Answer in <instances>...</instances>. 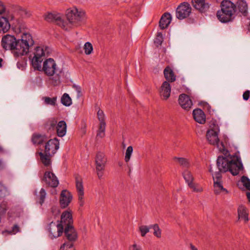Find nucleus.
<instances>
[{"instance_id":"nucleus-24","label":"nucleus","mask_w":250,"mask_h":250,"mask_svg":"<svg viewBox=\"0 0 250 250\" xmlns=\"http://www.w3.org/2000/svg\"><path fill=\"white\" fill-rule=\"evenodd\" d=\"M172 17L169 13H166L162 16L160 21L159 26L161 29L167 28L171 21Z\"/></svg>"},{"instance_id":"nucleus-55","label":"nucleus","mask_w":250,"mask_h":250,"mask_svg":"<svg viewBox=\"0 0 250 250\" xmlns=\"http://www.w3.org/2000/svg\"><path fill=\"white\" fill-rule=\"evenodd\" d=\"M5 190V187L0 183V197H1L4 195V191Z\"/></svg>"},{"instance_id":"nucleus-5","label":"nucleus","mask_w":250,"mask_h":250,"mask_svg":"<svg viewBox=\"0 0 250 250\" xmlns=\"http://www.w3.org/2000/svg\"><path fill=\"white\" fill-rule=\"evenodd\" d=\"M34 40L30 34L24 33L21 36V39L18 40V50L16 52L21 56L27 54L29 50V48L33 45Z\"/></svg>"},{"instance_id":"nucleus-12","label":"nucleus","mask_w":250,"mask_h":250,"mask_svg":"<svg viewBox=\"0 0 250 250\" xmlns=\"http://www.w3.org/2000/svg\"><path fill=\"white\" fill-rule=\"evenodd\" d=\"M64 229L62 224H59V222L56 224L52 222L50 224L49 228L50 237L54 239L59 237L62 234Z\"/></svg>"},{"instance_id":"nucleus-41","label":"nucleus","mask_w":250,"mask_h":250,"mask_svg":"<svg viewBox=\"0 0 250 250\" xmlns=\"http://www.w3.org/2000/svg\"><path fill=\"white\" fill-rule=\"evenodd\" d=\"M44 103L46 104H49L51 105H55L57 101V97H53L52 98L45 97L43 98Z\"/></svg>"},{"instance_id":"nucleus-18","label":"nucleus","mask_w":250,"mask_h":250,"mask_svg":"<svg viewBox=\"0 0 250 250\" xmlns=\"http://www.w3.org/2000/svg\"><path fill=\"white\" fill-rule=\"evenodd\" d=\"M193 6L201 12H205L209 7V4L205 0H192Z\"/></svg>"},{"instance_id":"nucleus-59","label":"nucleus","mask_w":250,"mask_h":250,"mask_svg":"<svg viewBox=\"0 0 250 250\" xmlns=\"http://www.w3.org/2000/svg\"><path fill=\"white\" fill-rule=\"evenodd\" d=\"M4 167V164L2 161L0 160V169Z\"/></svg>"},{"instance_id":"nucleus-33","label":"nucleus","mask_w":250,"mask_h":250,"mask_svg":"<svg viewBox=\"0 0 250 250\" xmlns=\"http://www.w3.org/2000/svg\"><path fill=\"white\" fill-rule=\"evenodd\" d=\"M46 140V138L44 135L39 134H34L32 137V142L34 145L42 144Z\"/></svg>"},{"instance_id":"nucleus-29","label":"nucleus","mask_w":250,"mask_h":250,"mask_svg":"<svg viewBox=\"0 0 250 250\" xmlns=\"http://www.w3.org/2000/svg\"><path fill=\"white\" fill-rule=\"evenodd\" d=\"M239 219L243 220L245 222L249 221L248 213L247 208L243 206H240L238 208Z\"/></svg>"},{"instance_id":"nucleus-37","label":"nucleus","mask_w":250,"mask_h":250,"mask_svg":"<svg viewBox=\"0 0 250 250\" xmlns=\"http://www.w3.org/2000/svg\"><path fill=\"white\" fill-rule=\"evenodd\" d=\"M183 176L187 184L193 181L194 177L191 172L188 170H185L183 172Z\"/></svg>"},{"instance_id":"nucleus-9","label":"nucleus","mask_w":250,"mask_h":250,"mask_svg":"<svg viewBox=\"0 0 250 250\" xmlns=\"http://www.w3.org/2000/svg\"><path fill=\"white\" fill-rule=\"evenodd\" d=\"M209 172L212 173L213 180H214V191L216 194H219L222 191H225L228 193V190L223 188L221 182V174L219 172H215L213 173V169L211 166H210Z\"/></svg>"},{"instance_id":"nucleus-57","label":"nucleus","mask_w":250,"mask_h":250,"mask_svg":"<svg viewBox=\"0 0 250 250\" xmlns=\"http://www.w3.org/2000/svg\"><path fill=\"white\" fill-rule=\"evenodd\" d=\"M52 212L54 213L55 212H58V208L56 207H52Z\"/></svg>"},{"instance_id":"nucleus-61","label":"nucleus","mask_w":250,"mask_h":250,"mask_svg":"<svg viewBox=\"0 0 250 250\" xmlns=\"http://www.w3.org/2000/svg\"><path fill=\"white\" fill-rule=\"evenodd\" d=\"M2 61V59L1 58H0V67L2 66L1 62Z\"/></svg>"},{"instance_id":"nucleus-11","label":"nucleus","mask_w":250,"mask_h":250,"mask_svg":"<svg viewBox=\"0 0 250 250\" xmlns=\"http://www.w3.org/2000/svg\"><path fill=\"white\" fill-rule=\"evenodd\" d=\"M75 182L78 196L79 204L80 206L83 207L84 204V200L83 199L84 189L82 177L78 175H76Z\"/></svg>"},{"instance_id":"nucleus-56","label":"nucleus","mask_w":250,"mask_h":250,"mask_svg":"<svg viewBox=\"0 0 250 250\" xmlns=\"http://www.w3.org/2000/svg\"><path fill=\"white\" fill-rule=\"evenodd\" d=\"M6 150L3 148V147L0 145V153H5Z\"/></svg>"},{"instance_id":"nucleus-38","label":"nucleus","mask_w":250,"mask_h":250,"mask_svg":"<svg viewBox=\"0 0 250 250\" xmlns=\"http://www.w3.org/2000/svg\"><path fill=\"white\" fill-rule=\"evenodd\" d=\"M106 123L99 124V129L97 131V136L100 138H103L105 135Z\"/></svg>"},{"instance_id":"nucleus-45","label":"nucleus","mask_w":250,"mask_h":250,"mask_svg":"<svg viewBox=\"0 0 250 250\" xmlns=\"http://www.w3.org/2000/svg\"><path fill=\"white\" fill-rule=\"evenodd\" d=\"M97 117L100 122V124H104L105 122V115L102 110L99 109L97 112Z\"/></svg>"},{"instance_id":"nucleus-42","label":"nucleus","mask_w":250,"mask_h":250,"mask_svg":"<svg viewBox=\"0 0 250 250\" xmlns=\"http://www.w3.org/2000/svg\"><path fill=\"white\" fill-rule=\"evenodd\" d=\"M84 53L86 55L91 54L93 51V46L92 44L89 42H86L84 45Z\"/></svg>"},{"instance_id":"nucleus-13","label":"nucleus","mask_w":250,"mask_h":250,"mask_svg":"<svg viewBox=\"0 0 250 250\" xmlns=\"http://www.w3.org/2000/svg\"><path fill=\"white\" fill-rule=\"evenodd\" d=\"M59 148V142L57 138L49 140L45 146L44 152L45 154L53 156L56 153Z\"/></svg>"},{"instance_id":"nucleus-47","label":"nucleus","mask_w":250,"mask_h":250,"mask_svg":"<svg viewBox=\"0 0 250 250\" xmlns=\"http://www.w3.org/2000/svg\"><path fill=\"white\" fill-rule=\"evenodd\" d=\"M154 229V234L158 238H160L161 236V231L157 224H154L151 226Z\"/></svg>"},{"instance_id":"nucleus-19","label":"nucleus","mask_w":250,"mask_h":250,"mask_svg":"<svg viewBox=\"0 0 250 250\" xmlns=\"http://www.w3.org/2000/svg\"><path fill=\"white\" fill-rule=\"evenodd\" d=\"M73 222L71 213L69 211H65L62 213L61 222L59 223L62 224V226L65 228L66 226L73 225Z\"/></svg>"},{"instance_id":"nucleus-40","label":"nucleus","mask_w":250,"mask_h":250,"mask_svg":"<svg viewBox=\"0 0 250 250\" xmlns=\"http://www.w3.org/2000/svg\"><path fill=\"white\" fill-rule=\"evenodd\" d=\"M241 182L246 188L250 191V180L247 177L243 176L241 177Z\"/></svg>"},{"instance_id":"nucleus-3","label":"nucleus","mask_w":250,"mask_h":250,"mask_svg":"<svg viewBox=\"0 0 250 250\" xmlns=\"http://www.w3.org/2000/svg\"><path fill=\"white\" fill-rule=\"evenodd\" d=\"M42 70L47 76H51L55 75L52 79V83L54 85H57L61 83L60 74L61 72L57 68V65L53 59L49 58L46 60L43 63Z\"/></svg>"},{"instance_id":"nucleus-30","label":"nucleus","mask_w":250,"mask_h":250,"mask_svg":"<svg viewBox=\"0 0 250 250\" xmlns=\"http://www.w3.org/2000/svg\"><path fill=\"white\" fill-rule=\"evenodd\" d=\"M40 156V159L42 163L45 167H49L51 165V157L52 156H50V155L45 154V152L44 153L40 152L39 153Z\"/></svg>"},{"instance_id":"nucleus-32","label":"nucleus","mask_w":250,"mask_h":250,"mask_svg":"<svg viewBox=\"0 0 250 250\" xmlns=\"http://www.w3.org/2000/svg\"><path fill=\"white\" fill-rule=\"evenodd\" d=\"M173 159L183 167L188 168L191 166L190 162L186 158L175 157Z\"/></svg>"},{"instance_id":"nucleus-22","label":"nucleus","mask_w":250,"mask_h":250,"mask_svg":"<svg viewBox=\"0 0 250 250\" xmlns=\"http://www.w3.org/2000/svg\"><path fill=\"white\" fill-rule=\"evenodd\" d=\"M50 49L47 46H38L35 48L34 57L43 58L50 53Z\"/></svg>"},{"instance_id":"nucleus-44","label":"nucleus","mask_w":250,"mask_h":250,"mask_svg":"<svg viewBox=\"0 0 250 250\" xmlns=\"http://www.w3.org/2000/svg\"><path fill=\"white\" fill-rule=\"evenodd\" d=\"M46 195V193L45 189L43 188H41L39 195V203L41 205H42L44 201Z\"/></svg>"},{"instance_id":"nucleus-14","label":"nucleus","mask_w":250,"mask_h":250,"mask_svg":"<svg viewBox=\"0 0 250 250\" xmlns=\"http://www.w3.org/2000/svg\"><path fill=\"white\" fill-rule=\"evenodd\" d=\"M45 20L48 22L55 21L64 29H68L67 26H66L65 22L62 19L61 16L59 14L48 13L45 16Z\"/></svg>"},{"instance_id":"nucleus-36","label":"nucleus","mask_w":250,"mask_h":250,"mask_svg":"<svg viewBox=\"0 0 250 250\" xmlns=\"http://www.w3.org/2000/svg\"><path fill=\"white\" fill-rule=\"evenodd\" d=\"M61 103L66 106H69L72 104L71 98L67 93H64L61 98Z\"/></svg>"},{"instance_id":"nucleus-7","label":"nucleus","mask_w":250,"mask_h":250,"mask_svg":"<svg viewBox=\"0 0 250 250\" xmlns=\"http://www.w3.org/2000/svg\"><path fill=\"white\" fill-rule=\"evenodd\" d=\"M1 46L5 50H10L12 51L15 57H19L16 52L18 50V40L14 36L6 35L2 37L1 40Z\"/></svg>"},{"instance_id":"nucleus-48","label":"nucleus","mask_w":250,"mask_h":250,"mask_svg":"<svg viewBox=\"0 0 250 250\" xmlns=\"http://www.w3.org/2000/svg\"><path fill=\"white\" fill-rule=\"evenodd\" d=\"M163 42V35L161 33H158L156 38L155 39L154 43L157 45H160Z\"/></svg>"},{"instance_id":"nucleus-50","label":"nucleus","mask_w":250,"mask_h":250,"mask_svg":"<svg viewBox=\"0 0 250 250\" xmlns=\"http://www.w3.org/2000/svg\"><path fill=\"white\" fill-rule=\"evenodd\" d=\"M73 87L75 89L77 93V97L79 98L80 97L82 96V91H81V88L80 86L77 85H73Z\"/></svg>"},{"instance_id":"nucleus-35","label":"nucleus","mask_w":250,"mask_h":250,"mask_svg":"<svg viewBox=\"0 0 250 250\" xmlns=\"http://www.w3.org/2000/svg\"><path fill=\"white\" fill-rule=\"evenodd\" d=\"M188 187L194 192L200 193L203 191V188L198 183H194L193 181L188 184Z\"/></svg>"},{"instance_id":"nucleus-27","label":"nucleus","mask_w":250,"mask_h":250,"mask_svg":"<svg viewBox=\"0 0 250 250\" xmlns=\"http://www.w3.org/2000/svg\"><path fill=\"white\" fill-rule=\"evenodd\" d=\"M164 74L167 81L173 82L176 80V76L170 67L167 66L166 67L164 71Z\"/></svg>"},{"instance_id":"nucleus-10","label":"nucleus","mask_w":250,"mask_h":250,"mask_svg":"<svg viewBox=\"0 0 250 250\" xmlns=\"http://www.w3.org/2000/svg\"><path fill=\"white\" fill-rule=\"evenodd\" d=\"M191 12V7L188 2L181 3L176 10V17L179 20H183L188 17Z\"/></svg>"},{"instance_id":"nucleus-43","label":"nucleus","mask_w":250,"mask_h":250,"mask_svg":"<svg viewBox=\"0 0 250 250\" xmlns=\"http://www.w3.org/2000/svg\"><path fill=\"white\" fill-rule=\"evenodd\" d=\"M150 228H151V226L150 227L145 225L140 226L139 230L141 232V236L144 237L146 234L149 232Z\"/></svg>"},{"instance_id":"nucleus-60","label":"nucleus","mask_w":250,"mask_h":250,"mask_svg":"<svg viewBox=\"0 0 250 250\" xmlns=\"http://www.w3.org/2000/svg\"><path fill=\"white\" fill-rule=\"evenodd\" d=\"M247 197L249 200V201L250 202V192L247 193Z\"/></svg>"},{"instance_id":"nucleus-17","label":"nucleus","mask_w":250,"mask_h":250,"mask_svg":"<svg viewBox=\"0 0 250 250\" xmlns=\"http://www.w3.org/2000/svg\"><path fill=\"white\" fill-rule=\"evenodd\" d=\"M179 103L181 106L186 110H189L192 105L191 99L185 94H182L179 96Z\"/></svg>"},{"instance_id":"nucleus-34","label":"nucleus","mask_w":250,"mask_h":250,"mask_svg":"<svg viewBox=\"0 0 250 250\" xmlns=\"http://www.w3.org/2000/svg\"><path fill=\"white\" fill-rule=\"evenodd\" d=\"M57 125V121L55 119H49L45 124V128L50 132L54 131Z\"/></svg>"},{"instance_id":"nucleus-2","label":"nucleus","mask_w":250,"mask_h":250,"mask_svg":"<svg viewBox=\"0 0 250 250\" xmlns=\"http://www.w3.org/2000/svg\"><path fill=\"white\" fill-rule=\"evenodd\" d=\"M221 9L217 12V17L221 22L227 23L232 21L236 11V5L229 0H223L220 4Z\"/></svg>"},{"instance_id":"nucleus-26","label":"nucleus","mask_w":250,"mask_h":250,"mask_svg":"<svg viewBox=\"0 0 250 250\" xmlns=\"http://www.w3.org/2000/svg\"><path fill=\"white\" fill-rule=\"evenodd\" d=\"M237 8L240 13L244 16H246L248 13V6L247 2L244 0H238L236 4Z\"/></svg>"},{"instance_id":"nucleus-20","label":"nucleus","mask_w":250,"mask_h":250,"mask_svg":"<svg viewBox=\"0 0 250 250\" xmlns=\"http://www.w3.org/2000/svg\"><path fill=\"white\" fill-rule=\"evenodd\" d=\"M170 93L171 86L169 83L167 81L164 82L160 88V93L161 96L163 99L167 100L169 97Z\"/></svg>"},{"instance_id":"nucleus-54","label":"nucleus","mask_w":250,"mask_h":250,"mask_svg":"<svg viewBox=\"0 0 250 250\" xmlns=\"http://www.w3.org/2000/svg\"><path fill=\"white\" fill-rule=\"evenodd\" d=\"M6 8L3 3L0 1V15L3 14L5 11Z\"/></svg>"},{"instance_id":"nucleus-8","label":"nucleus","mask_w":250,"mask_h":250,"mask_svg":"<svg viewBox=\"0 0 250 250\" xmlns=\"http://www.w3.org/2000/svg\"><path fill=\"white\" fill-rule=\"evenodd\" d=\"M42 182L46 186L56 188L58 187L59 182L58 178L52 171H46L43 176L41 178Z\"/></svg>"},{"instance_id":"nucleus-39","label":"nucleus","mask_w":250,"mask_h":250,"mask_svg":"<svg viewBox=\"0 0 250 250\" xmlns=\"http://www.w3.org/2000/svg\"><path fill=\"white\" fill-rule=\"evenodd\" d=\"M133 147L132 146H129L127 147L125 153V161L126 163H128L131 158L133 153Z\"/></svg>"},{"instance_id":"nucleus-31","label":"nucleus","mask_w":250,"mask_h":250,"mask_svg":"<svg viewBox=\"0 0 250 250\" xmlns=\"http://www.w3.org/2000/svg\"><path fill=\"white\" fill-rule=\"evenodd\" d=\"M43 60V58H38L37 57H33L31 60V63L32 66L35 70L39 71L42 70V62Z\"/></svg>"},{"instance_id":"nucleus-46","label":"nucleus","mask_w":250,"mask_h":250,"mask_svg":"<svg viewBox=\"0 0 250 250\" xmlns=\"http://www.w3.org/2000/svg\"><path fill=\"white\" fill-rule=\"evenodd\" d=\"M60 250H75V249L72 243H67L62 245Z\"/></svg>"},{"instance_id":"nucleus-62","label":"nucleus","mask_w":250,"mask_h":250,"mask_svg":"<svg viewBox=\"0 0 250 250\" xmlns=\"http://www.w3.org/2000/svg\"><path fill=\"white\" fill-rule=\"evenodd\" d=\"M249 30L250 31V24H249Z\"/></svg>"},{"instance_id":"nucleus-1","label":"nucleus","mask_w":250,"mask_h":250,"mask_svg":"<svg viewBox=\"0 0 250 250\" xmlns=\"http://www.w3.org/2000/svg\"><path fill=\"white\" fill-rule=\"evenodd\" d=\"M217 166L219 170L218 172L220 173L229 171L234 176L238 175L243 168L240 157L236 155H233L229 158L218 156Z\"/></svg>"},{"instance_id":"nucleus-21","label":"nucleus","mask_w":250,"mask_h":250,"mask_svg":"<svg viewBox=\"0 0 250 250\" xmlns=\"http://www.w3.org/2000/svg\"><path fill=\"white\" fill-rule=\"evenodd\" d=\"M106 163V158L104 152H98L95 157L96 167L105 168Z\"/></svg>"},{"instance_id":"nucleus-53","label":"nucleus","mask_w":250,"mask_h":250,"mask_svg":"<svg viewBox=\"0 0 250 250\" xmlns=\"http://www.w3.org/2000/svg\"><path fill=\"white\" fill-rule=\"evenodd\" d=\"M19 230H20V229H19V226L17 225H15L12 227V230L10 231V233H13V234H15V233H17L18 232H19Z\"/></svg>"},{"instance_id":"nucleus-16","label":"nucleus","mask_w":250,"mask_h":250,"mask_svg":"<svg viewBox=\"0 0 250 250\" xmlns=\"http://www.w3.org/2000/svg\"><path fill=\"white\" fill-rule=\"evenodd\" d=\"M72 199L71 193L66 190H63L62 191L60 203L62 208H65L68 206Z\"/></svg>"},{"instance_id":"nucleus-25","label":"nucleus","mask_w":250,"mask_h":250,"mask_svg":"<svg viewBox=\"0 0 250 250\" xmlns=\"http://www.w3.org/2000/svg\"><path fill=\"white\" fill-rule=\"evenodd\" d=\"M59 137L64 136L66 132V124L64 121H60L57 125L56 129Z\"/></svg>"},{"instance_id":"nucleus-49","label":"nucleus","mask_w":250,"mask_h":250,"mask_svg":"<svg viewBox=\"0 0 250 250\" xmlns=\"http://www.w3.org/2000/svg\"><path fill=\"white\" fill-rule=\"evenodd\" d=\"M104 169L105 168L103 167H96L97 174L99 179H101L103 178Z\"/></svg>"},{"instance_id":"nucleus-15","label":"nucleus","mask_w":250,"mask_h":250,"mask_svg":"<svg viewBox=\"0 0 250 250\" xmlns=\"http://www.w3.org/2000/svg\"><path fill=\"white\" fill-rule=\"evenodd\" d=\"M64 233L66 239L70 242L75 241L77 238V233L73 225L66 226L64 229Z\"/></svg>"},{"instance_id":"nucleus-28","label":"nucleus","mask_w":250,"mask_h":250,"mask_svg":"<svg viewBox=\"0 0 250 250\" xmlns=\"http://www.w3.org/2000/svg\"><path fill=\"white\" fill-rule=\"evenodd\" d=\"M10 25L5 17H0V33H5L10 29Z\"/></svg>"},{"instance_id":"nucleus-58","label":"nucleus","mask_w":250,"mask_h":250,"mask_svg":"<svg viewBox=\"0 0 250 250\" xmlns=\"http://www.w3.org/2000/svg\"><path fill=\"white\" fill-rule=\"evenodd\" d=\"M190 248L191 249V250H198V249L192 244H190Z\"/></svg>"},{"instance_id":"nucleus-4","label":"nucleus","mask_w":250,"mask_h":250,"mask_svg":"<svg viewBox=\"0 0 250 250\" xmlns=\"http://www.w3.org/2000/svg\"><path fill=\"white\" fill-rule=\"evenodd\" d=\"M220 129L218 125H214L212 128L209 129L206 134L207 139L211 145L216 146L219 150L226 156L228 155V151L226 149L223 142H220L218 138V133Z\"/></svg>"},{"instance_id":"nucleus-6","label":"nucleus","mask_w":250,"mask_h":250,"mask_svg":"<svg viewBox=\"0 0 250 250\" xmlns=\"http://www.w3.org/2000/svg\"><path fill=\"white\" fill-rule=\"evenodd\" d=\"M84 12L79 10L76 7L70 8L66 13L67 20L69 23L73 26H77L80 24L84 18Z\"/></svg>"},{"instance_id":"nucleus-23","label":"nucleus","mask_w":250,"mask_h":250,"mask_svg":"<svg viewBox=\"0 0 250 250\" xmlns=\"http://www.w3.org/2000/svg\"><path fill=\"white\" fill-rule=\"evenodd\" d=\"M193 116L196 122L203 124L206 122V116L204 112L200 109H195L193 111Z\"/></svg>"},{"instance_id":"nucleus-52","label":"nucleus","mask_w":250,"mask_h":250,"mask_svg":"<svg viewBox=\"0 0 250 250\" xmlns=\"http://www.w3.org/2000/svg\"><path fill=\"white\" fill-rule=\"evenodd\" d=\"M250 95V91L249 90H246L243 94V98L245 101L249 100Z\"/></svg>"},{"instance_id":"nucleus-51","label":"nucleus","mask_w":250,"mask_h":250,"mask_svg":"<svg viewBox=\"0 0 250 250\" xmlns=\"http://www.w3.org/2000/svg\"><path fill=\"white\" fill-rule=\"evenodd\" d=\"M129 250H142V247L140 245L134 244L129 247Z\"/></svg>"}]
</instances>
